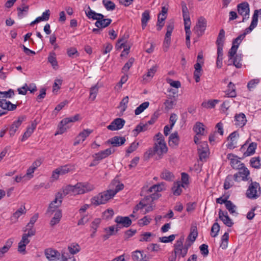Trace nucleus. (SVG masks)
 Returning a JSON list of instances; mask_svg holds the SVG:
<instances>
[{
	"label": "nucleus",
	"mask_w": 261,
	"mask_h": 261,
	"mask_svg": "<svg viewBox=\"0 0 261 261\" xmlns=\"http://www.w3.org/2000/svg\"><path fill=\"white\" fill-rule=\"evenodd\" d=\"M114 152L115 149L114 148H109L95 153L94 157L95 158V160L99 161L107 158Z\"/></svg>",
	"instance_id": "19"
},
{
	"label": "nucleus",
	"mask_w": 261,
	"mask_h": 261,
	"mask_svg": "<svg viewBox=\"0 0 261 261\" xmlns=\"http://www.w3.org/2000/svg\"><path fill=\"white\" fill-rule=\"evenodd\" d=\"M184 237H180L174 245V253L179 258L184 257L187 255L189 247L191 245V244H187V243L184 245Z\"/></svg>",
	"instance_id": "2"
},
{
	"label": "nucleus",
	"mask_w": 261,
	"mask_h": 261,
	"mask_svg": "<svg viewBox=\"0 0 261 261\" xmlns=\"http://www.w3.org/2000/svg\"><path fill=\"white\" fill-rule=\"evenodd\" d=\"M239 134L235 131L230 134L228 137V140L229 142L228 144L227 147L229 149H233L237 147Z\"/></svg>",
	"instance_id": "21"
},
{
	"label": "nucleus",
	"mask_w": 261,
	"mask_h": 261,
	"mask_svg": "<svg viewBox=\"0 0 261 261\" xmlns=\"http://www.w3.org/2000/svg\"><path fill=\"white\" fill-rule=\"evenodd\" d=\"M194 131L197 135H204L205 134V129L204 125L200 122H197L193 128Z\"/></svg>",
	"instance_id": "40"
},
{
	"label": "nucleus",
	"mask_w": 261,
	"mask_h": 261,
	"mask_svg": "<svg viewBox=\"0 0 261 261\" xmlns=\"http://www.w3.org/2000/svg\"><path fill=\"white\" fill-rule=\"evenodd\" d=\"M0 107L3 110H7V111H14L17 106L16 105L12 103L8 100H0Z\"/></svg>",
	"instance_id": "33"
},
{
	"label": "nucleus",
	"mask_w": 261,
	"mask_h": 261,
	"mask_svg": "<svg viewBox=\"0 0 261 261\" xmlns=\"http://www.w3.org/2000/svg\"><path fill=\"white\" fill-rule=\"evenodd\" d=\"M29 6L25 5L24 2H22L21 5L17 8L18 11V16L19 18H22L23 16V12L27 13L29 10Z\"/></svg>",
	"instance_id": "44"
},
{
	"label": "nucleus",
	"mask_w": 261,
	"mask_h": 261,
	"mask_svg": "<svg viewBox=\"0 0 261 261\" xmlns=\"http://www.w3.org/2000/svg\"><path fill=\"white\" fill-rule=\"evenodd\" d=\"M198 235V232H197V228L196 224H192L191 227L190 229V233L188 236L187 238V241H190L191 243H189V244H192L195 240H196V238H197Z\"/></svg>",
	"instance_id": "26"
},
{
	"label": "nucleus",
	"mask_w": 261,
	"mask_h": 261,
	"mask_svg": "<svg viewBox=\"0 0 261 261\" xmlns=\"http://www.w3.org/2000/svg\"><path fill=\"white\" fill-rule=\"evenodd\" d=\"M161 177L166 180L171 181L173 179L174 175L172 172L167 170H165L161 173Z\"/></svg>",
	"instance_id": "49"
},
{
	"label": "nucleus",
	"mask_w": 261,
	"mask_h": 261,
	"mask_svg": "<svg viewBox=\"0 0 261 261\" xmlns=\"http://www.w3.org/2000/svg\"><path fill=\"white\" fill-rule=\"evenodd\" d=\"M167 16L159 14L158 17L157 30L160 31L164 25V21Z\"/></svg>",
	"instance_id": "54"
},
{
	"label": "nucleus",
	"mask_w": 261,
	"mask_h": 261,
	"mask_svg": "<svg viewBox=\"0 0 261 261\" xmlns=\"http://www.w3.org/2000/svg\"><path fill=\"white\" fill-rule=\"evenodd\" d=\"M92 132V129H85L81 132L77 137L82 140V142H83Z\"/></svg>",
	"instance_id": "52"
},
{
	"label": "nucleus",
	"mask_w": 261,
	"mask_h": 261,
	"mask_svg": "<svg viewBox=\"0 0 261 261\" xmlns=\"http://www.w3.org/2000/svg\"><path fill=\"white\" fill-rule=\"evenodd\" d=\"M126 139L123 137L115 136L107 141L108 144H111L113 147H118L124 144Z\"/></svg>",
	"instance_id": "18"
},
{
	"label": "nucleus",
	"mask_w": 261,
	"mask_h": 261,
	"mask_svg": "<svg viewBox=\"0 0 261 261\" xmlns=\"http://www.w3.org/2000/svg\"><path fill=\"white\" fill-rule=\"evenodd\" d=\"M153 147L156 154V160L162 159L163 155L168 151V148L165 142L161 143V142H160L155 143Z\"/></svg>",
	"instance_id": "8"
},
{
	"label": "nucleus",
	"mask_w": 261,
	"mask_h": 261,
	"mask_svg": "<svg viewBox=\"0 0 261 261\" xmlns=\"http://www.w3.org/2000/svg\"><path fill=\"white\" fill-rule=\"evenodd\" d=\"M26 213V209L24 205L21 206L18 210L13 213L11 217V221L13 223H15L17 221L18 219L23 214Z\"/></svg>",
	"instance_id": "32"
},
{
	"label": "nucleus",
	"mask_w": 261,
	"mask_h": 261,
	"mask_svg": "<svg viewBox=\"0 0 261 261\" xmlns=\"http://www.w3.org/2000/svg\"><path fill=\"white\" fill-rule=\"evenodd\" d=\"M63 197L59 192L56 194L55 199L50 203L47 209V213L53 214L62 203Z\"/></svg>",
	"instance_id": "9"
},
{
	"label": "nucleus",
	"mask_w": 261,
	"mask_h": 261,
	"mask_svg": "<svg viewBox=\"0 0 261 261\" xmlns=\"http://www.w3.org/2000/svg\"><path fill=\"white\" fill-rule=\"evenodd\" d=\"M48 61L51 64L54 68H56L58 66V62L55 53H51L49 54L48 57Z\"/></svg>",
	"instance_id": "58"
},
{
	"label": "nucleus",
	"mask_w": 261,
	"mask_h": 261,
	"mask_svg": "<svg viewBox=\"0 0 261 261\" xmlns=\"http://www.w3.org/2000/svg\"><path fill=\"white\" fill-rule=\"evenodd\" d=\"M150 19L149 12L148 11H145L142 14L141 23L143 29H144L147 25L148 21Z\"/></svg>",
	"instance_id": "46"
},
{
	"label": "nucleus",
	"mask_w": 261,
	"mask_h": 261,
	"mask_svg": "<svg viewBox=\"0 0 261 261\" xmlns=\"http://www.w3.org/2000/svg\"><path fill=\"white\" fill-rule=\"evenodd\" d=\"M232 176L231 175H228L225 180L224 184V188L226 190L229 189L233 185Z\"/></svg>",
	"instance_id": "62"
},
{
	"label": "nucleus",
	"mask_w": 261,
	"mask_h": 261,
	"mask_svg": "<svg viewBox=\"0 0 261 261\" xmlns=\"http://www.w3.org/2000/svg\"><path fill=\"white\" fill-rule=\"evenodd\" d=\"M198 152L200 160L202 162H205L210 154L207 144L204 142L202 143L198 146Z\"/></svg>",
	"instance_id": "12"
},
{
	"label": "nucleus",
	"mask_w": 261,
	"mask_h": 261,
	"mask_svg": "<svg viewBox=\"0 0 261 261\" xmlns=\"http://www.w3.org/2000/svg\"><path fill=\"white\" fill-rule=\"evenodd\" d=\"M206 27V21L204 18L201 17L198 19L194 30L198 36H200L204 33Z\"/></svg>",
	"instance_id": "11"
},
{
	"label": "nucleus",
	"mask_w": 261,
	"mask_h": 261,
	"mask_svg": "<svg viewBox=\"0 0 261 261\" xmlns=\"http://www.w3.org/2000/svg\"><path fill=\"white\" fill-rule=\"evenodd\" d=\"M238 11L240 15L243 16L242 21L249 17V8L247 3H242L238 5Z\"/></svg>",
	"instance_id": "14"
},
{
	"label": "nucleus",
	"mask_w": 261,
	"mask_h": 261,
	"mask_svg": "<svg viewBox=\"0 0 261 261\" xmlns=\"http://www.w3.org/2000/svg\"><path fill=\"white\" fill-rule=\"evenodd\" d=\"M25 119V117L24 116H20L18 117V119L16 121L13 122L12 124L11 125L9 133L10 136L14 135L18 128L20 126L22 122L24 121Z\"/></svg>",
	"instance_id": "20"
},
{
	"label": "nucleus",
	"mask_w": 261,
	"mask_h": 261,
	"mask_svg": "<svg viewBox=\"0 0 261 261\" xmlns=\"http://www.w3.org/2000/svg\"><path fill=\"white\" fill-rule=\"evenodd\" d=\"M110 189L100 193L92 197L91 199V204L97 206L106 203L116 193L124 188V185L118 180H114L110 185Z\"/></svg>",
	"instance_id": "1"
},
{
	"label": "nucleus",
	"mask_w": 261,
	"mask_h": 261,
	"mask_svg": "<svg viewBox=\"0 0 261 261\" xmlns=\"http://www.w3.org/2000/svg\"><path fill=\"white\" fill-rule=\"evenodd\" d=\"M239 172L233 175L234 180L236 181H240L241 180L247 181L250 178V171L244 165V167H241L238 169Z\"/></svg>",
	"instance_id": "7"
},
{
	"label": "nucleus",
	"mask_w": 261,
	"mask_h": 261,
	"mask_svg": "<svg viewBox=\"0 0 261 261\" xmlns=\"http://www.w3.org/2000/svg\"><path fill=\"white\" fill-rule=\"evenodd\" d=\"M54 212H55L54 216L51 219L49 223L51 227H53L55 225L58 224L60 222L62 217L61 210H55Z\"/></svg>",
	"instance_id": "34"
},
{
	"label": "nucleus",
	"mask_w": 261,
	"mask_h": 261,
	"mask_svg": "<svg viewBox=\"0 0 261 261\" xmlns=\"http://www.w3.org/2000/svg\"><path fill=\"white\" fill-rule=\"evenodd\" d=\"M155 152L154 149V147L149 148L144 154V158L146 160H148L149 159L152 158L153 155H155Z\"/></svg>",
	"instance_id": "64"
},
{
	"label": "nucleus",
	"mask_w": 261,
	"mask_h": 261,
	"mask_svg": "<svg viewBox=\"0 0 261 261\" xmlns=\"http://www.w3.org/2000/svg\"><path fill=\"white\" fill-rule=\"evenodd\" d=\"M71 170L69 165L61 166L55 170L52 173L51 178L53 180H57L60 175H64L68 173Z\"/></svg>",
	"instance_id": "13"
},
{
	"label": "nucleus",
	"mask_w": 261,
	"mask_h": 261,
	"mask_svg": "<svg viewBox=\"0 0 261 261\" xmlns=\"http://www.w3.org/2000/svg\"><path fill=\"white\" fill-rule=\"evenodd\" d=\"M257 24V11H254V14L252 16V21L250 26L245 29V32L243 34L246 35L250 33L253 29H254Z\"/></svg>",
	"instance_id": "30"
},
{
	"label": "nucleus",
	"mask_w": 261,
	"mask_h": 261,
	"mask_svg": "<svg viewBox=\"0 0 261 261\" xmlns=\"http://www.w3.org/2000/svg\"><path fill=\"white\" fill-rule=\"evenodd\" d=\"M165 189V184L164 182H161L159 184L154 185L152 186H151L149 189L148 190V192L151 193L152 192H160L163 191Z\"/></svg>",
	"instance_id": "45"
},
{
	"label": "nucleus",
	"mask_w": 261,
	"mask_h": 261,
	"mask_svg": "<svg viewBox=\"0 0 261 261\" xmlns=\"http://www.w3.org/2000/svg\"><path fill=\"white\" fill-rule=\"evenodd\" d=\"M219 218L223 221L224 224L228 227H231L233 224L231 219L228 217L227 212H224L220 210L219 212Z\"/></svg>",
	"instance_id": "23"
},
{
	"label": "nucleus",
	"mask_w": 261,
	"mask_h": 261,
	"mask_svg": "<svg viewBox=\"0 0 261 261\" xmlns=\"http://www.w3.org/2000/svg\"><path fill=\"white\" fill-rule=\"evenodd\" d=\"M75 194H82L94 189L93 185L88 182H79L74 186Z\"/></svg>",
	"instance_id": "6"
},
{
	"label": "nucleus",
	"mask_w": 261,
	"mask_h": 261,
	"mask_svg": "<svg viewBox=\"0 0 261 261\" xmlns=\"http://www.w3.org/2000/svg\"><path fill=\"white\" fill-rule=\"evenodd\" d=\"M190 27L189 26H185V30L186 32V44L188 48H190L191 44H190V35H191V31H190Z\"/></svg>",
	"instance_id": "55"
},
{
	"label": "nucleus",
	"mask_w": 261,
	"mask_h": 261,
	"mask_svg": "<svg viewBox=\"0 0 261 261\" xmlns=\"http://www.w3.org/2000/svg\"><path fill=\"white\" fill-rule=\"evenodd\" d=\"M79 117L80 115L79 114H76L73 117L66 118L63 119L60 122V125H59V129L57 134H62L64 133L67 129L70 127V125L69 124L77 121L79 119ZM56 135H57V133Z\"/></svg>",
	"instance_id": "5"
},
{
	"label": "nucleus",
	"mask_w": 261,
	"mask_h": 261,
	"mask_svg": "<svg viewBox=\"0 0 261 261\" xmlns=\"http://www.w3.org/2000/svg\"><path fill=\"white\" fill-rule=\"evenodd\" d=\"M102 4L108 11H113L115 9V4L110 0H102Z\"/></svg>",
	"instance_id": "51"
},
{
	"label": "nucleus",
	"mask_w": 261,
	"mask_h": 261,
	"mask_svg": "<svg viewBox=\"0 0 261 261\" xmlns=\"http://www.w3.org/2000/svg\"><path fill=\"white\" fill-rule=\"evenodd\" d=\"M112 22V20L110 18H104L103 15L102 18L99 17V19L95 23V25L99 29H103L109 26Z\"/></svg>",
	"instance_id": "28"
},
{
	"label": "nucleus",
	"mask_w": 261,
	"mask_h": 261,
	"mask_svg": "<svg viewBox=\"0 0 261 261\" xmlns=\"http://www.w3.org/2000/svg\"><path fill=\"white\" fill-rule=\"evenodd\" d=\"M14 95V91L11 89L7 91H0V100H7V98H10Z\"/></svg>",
	"instance_id": "39"
},
{
	"label": "nucleus",
	"mask_w": 261,
	"mask_h": 261,
	"mask_svg": "<svg viewBox=\"0 0 261 261\" xmlns=\"http://www.w3.org/2000/svg\"><path fill=\"white\" fill-rule=\"evenodd\" d=\"M224 40L225 31L223 29H221L220 31L216 41V44L217 45V50H219V53L221 52V51H223Z\"/></svg>",
	"instance_id": "22"
},
{
	"label": "nucleus",
	"mask_w": 261,
	"mask_h": 261,
	"mask_svg": "<svg viewBox=\"0 0 261 261\" xmlns=\"http://www.w3.org/2000/svg\"><path fill=\"white\" fill-rule=\"evenodd\" d=\"M149 105V102L145 101L141 103L138 107L135 110V114L136 115H138L143 112L146 109H147Z\"/></svg>",
	"instance_id": "48"
},
{
	"label": "nucleus",
	"mask_w": 261,
	"mask_h": 261,
	"mask_svg": "<svg viewBox=\"0 0 261 261\" xmlns=\"http://www.w3.org/2000/svg\"><path fill=\"white\" fill-rule=\"evenodd\" d=\"M229 234L228 233L225 232L222 237L221 243L220 247L222 249H225L227 247L228 242Z\"/></svg>",
	"instance_id": "53"
},
{
	"label": "nucleus",
	"mask_w": 261,
	"mask_h": 261,
	"mask_svg": "<svg viewBox=\"0 0 261 261\" xmlns=\"http://www.w3.org/2000/svg\"><path fill=\"white\" fill-rule=\"evenodd\" d=\"M115 221L117 223L116 227V232L121 228L120 225L122 227H128L132 224V220L128 217L117 216Z\"/></svg>",
	"instance_id": "10"
},
{
	"label": "nucleus",
	"mask_w": 261,
	"mask_h": 261,
	"mask_svg": "<svg viewBox=\"0 0 261 261\" xmlns=\"http://www.w3.org/2000/svg\"><path fill=\"white\" fill-rule=\"evenodd\" d=\"M227 158L230 161V165L231 167L236 170H238L241 167H244V164L238 160V158L237 155H234L232 153H229L227 155Z\"/></svg>",
	"instance_id": "16"
},
{
	"label": "nucleus",
	"mask_w": 261,
	"mask_h": 261,
	"mask_svg": "<svg viewBox=\"0 0 261 261\" xmlns=\"http://www.w3.org/2000/svg\"><path fill=\"white\" fill-rule=\"evenodd\" d=\"M182 17L184 20L185 26L191 25V20L189 16V10L185 3H182Z\"/></svg>",
	"instance_id": "24"
},
{
	"label": "nucleus",
	"mask_w": 261,
	"mask_h": 261,
	"mask_svg": "<svg viewBox=\"0 0 261 261\" xmlns=\"http://www.w3.org/2000/svg\"><path fill=\"white\" fill-rule=\"evenodd\" d=\"M256 147H257V143H256L252 142L251 143H250L249 145V146L247 149V150L244 153L243 157L245 158L246 156L253 155L255 152Z\"/></svg>",
	"instance_id": "37"
},
{
	"label": "nucleus",
	"mask_w": 261,
	"mask_h": 261,
	"mask_svg": "<svg viewBox=\"0 0 261 261\" xmlns=\"http://www.w3.org/2000/svg\"><path fill=\"white\" fill-rule=\"evenodd\" d=\"M44 254L46 258L50 261L59 259L61 256L60 252L51 248L46 249L44 251Z\"/></svg>",
	"instance_id": "17"
},
{
	"label": "nucleus",
	"mask_w": 261,
	"mask_h": 261,
	"mask_svg": "<svg viewBox=\"0 0 261 261\" xmlns=\"http://www.w3.org/2000/svg\"><path fill=\"white\" fill-rule=\"evenodd\" d=\"M172 191L174 195L178 196L179 195L182 191L181 185L178 182L174 184V186L172 188Z\"/></svg>",
	"instance_id": "61"
},
{
	"label": "nucleus",
	"mask_w": 261,
	"mask_h": 261,
	"mask_svg": "<svg viewBox=\"0 0 261 261\" xmlns=\"http://www.w3.org/2000/svg\"><path fill=\"white\" fill-rule=\"evenodd\" d=\"M125 123V121L122 118H117L115 119L110 125L107 126L109 130L114 131L121 129Z\"/></svg>",
	"instance_id": "15"
},
{
	"label": "nucleus",
	"mask_w": 261,
	"mask_h": 261,
	"mask_svg": "<svg viewBox=\"0 0 261 261\" xmlns=\"http://www.w3.org/2000/svg\"><path fill=\"white\" fill-rule=\"evenodd\" d=\"M153 236V234L150 232H146L142 234L139 241L140 242H149L151 241L150 238Z\"/></svg>",
	"instance_id": "63"
},
{
	"label": "nucleus",
	"mask_w": 261,
	"mask_h": 261,
	"mask_svg": "<svg viewBox=\"0 0 261 261\" xmlns=\"http://www.w3.org/2000/svg\"><path fill=\"white\" fill-rule=\"evenodd\" d=\"M62 261H76L73 255H70L66 249H63L61 251Z\"/></svg>",
	"instance_id": "41"
},
{
	"label": "nucleus",
	"mask_w": 261,
	"mask_h": 261,
	"mask_svg": "<svg viewBox=\"0 0 261 261\" xmlns=\"http://www.w3.org/2000/svg\"><path fill=\"white\" fill-rule=\"evenodd\" d=\"M231 60V63H233V65L238 68L242 67V63H241V57L240 55H236L234 56Z\"/></svg>",
	"instance_id": "56"
},
{
	"label": "nucleus",
	"mask_w": 261,
	"mask_h": 261,
	"mask_svg": "<svg viewBox=\"0 0 261 261\" xmlns=\"http://www.w3.org/2000/svg\"><path fill=\"white\" fill-rule=\"evenodd\" d=\"M203 58V53L201 51L198 54L197 63L194 65V77L196 83L200 81V77L202 74V65L204 63Z\"/></svg>",
	"instance_id": "4"
},
{
	"label": "nucleus",
	"mask_w": 261,
	"mask_h": 261,
	"mask_svg": "<svg viewBox=\"0 0 261 261\" xmlns=\"http://www.w3.org/2000/svg\"><path fill=\"white\" fill-rule=\"evenodd\" d=\"M85 13L88 18L96 20V21L99 19L100 17V18H102L103 17L102 14L96 13L95 11L92 10L89 6H88L87 9L85 10Z\"/></svg>",
	"instance_id": "27"
},
{
	"label": "nucleus",
	"mask_w": 261,
	"mask_h": 261,
	"mask_svg": "<svg viewBox=\"0 0 261 261\" xmlns=\"http://www.w3.org/2000/svg\"><path fill=\"white\" fill-rule=\"evenodd\" d=\"M236 125L240 127H243L245 125L247 120L246 116L243 113L236 114L235 116Z\"/></svg>",
	"instance_id": "36"
},
{
	"label": "nucleus",
	"mask_w": 261,
	"mask_h": 261,
	"mask_svg": "<svg viewBox=\"0 0 261 261\" xmlns=\"http://www.w3.org/2000/svg\"><path fill=\"white\" fill-rule=\"evenodd\" d=\"M148 258L143 251L136 250L132 254V259L134 261H147Z\"/></svg>",
	"instance_id": "25"
},
{
	"label": "nucleus",
	"mask_w": 261,
	"mask_h": 261,
	"mask_svg": "<svg viewBox=\"0 0 261 261\" xmlns=\"http://www.w3.org/2000/svg\"><path fill=\"white\" fill-rule=\"evenodd\" d=\"M62 194V197L64 198L68 194L75 195L74 193V186L68 185L63 188L62 190L59 192Z\"/></svg>",
	"instance_id": "38"
},
{
	"label": "nucleus",
	"mask_w": 261,
	"mask_h": 261,
	"mask_svg": "<svg viewBox=\"0 0 261 261\" xmlns=\"http://www.w3.org/2000/svg\"><path fill=\"white\" fill-rule=\"evenodd\" d=\"M139 145V142H133L126 150V156H128L130 153L135 151L138 148Z\"/></svg>",
	"instance_id": "59"
},
{
	"label": "nucleus",
	"mask_w": 261,
	"mask_h": 261,
	"mask_svg": "<svg viewBox=\"0 0 261 261\" xmlns=\"http://www.w3.org/2000/svg\"><path fill=\"white\" fill-rule=\"evenodd\" d=\"M69 254L73 255L77 253L81 250L80 246L77 244H72L68 247Z\"/></svg>",
	"instance_id": "47"
},
{
	"label": "nucleus",
	"mask_w": 261,
	"mask_h": 261,
	"mask_svg": "<svg viewBox=\"0 0 261 261\" xmlns=\"http://www.w3.org/2000/svg\"><path fill=\"white\" fill-rule=\"evenodd\" d=\"M148 129V123L143 124L140 123L133 130L134 136H136L138 134L142 132H144Z\"/></svg>",
	"instance_id": "43"
},
{
	"label": "nucleus",
	"mask_w": 261,
	"mask_h": 261,
	"mask_svg": "<svg viewBox=\"0 0 261 261\" xmlns=\"http://www.w3.org/2000/svg\"><path fill=\"white\" fill-rule=\"evenodd\" d=\"M25 237H22V239L18 243V251L23 254L26 253L25 247L30 243L29 239H26Z\"/></svg>",
	"instance_id": "35"
},
{
	"label": "nucleus",
	"mask_w": 261,
	"mask_h": 261,
	"mask_svg": "<svg viewBox=\"0 0 261 261\" xmlns=\"http://www.w3.org/2000/svg\"><path fill=\"white\" fill-rule=\"evenodd\" d=\"M98 91V87L97 85H94L90 88L89 98L94 100Z\"/></svg>",
	"instance_id": "60"
},
{
	"label": "nucleus",
	"mask_w": 261,
	"mask_h": 261,
	"mask_svg": "<svg viewBox=\"0 0 261 261\" xmlns=\"http://www.w3.org/2000/svg\"><path fill=\"white\" fill-rule=\"evenodd\" d=\"M250 166L255 169L261 167V159L259 156L252 158L250 160Z\"/></svg>",
	"instance_id": "42"
},
{
	"label": "nucleus",
	"mask_w": 261,
	"mask_h": 261,
	"mask_svg": "<svg viewBox=\"0 0 261 261\" xmlns=\"http://www.w3.org/2000/svg\"><path fill=\"white\" fill-rule=\"evenodd\" d=\"M228 90L227 91L226 94L228 97H234L236 96V92L234 89V85L231 82H230L228 85Z\"/></svg>",
	"instance_id": "57"
},
{
	"label": "nucleus",
	"mask_w": 261,
	"mask_h": 261,
	"mask_svg": "<svg viewBox=\"0 0 261 261\" xmlns=\"http://www.w3.org/2000/svg\"><path fill=\"white\" fill-rule=\"evenodd\" d=\"M37 126V122L36 120L32 122L31 125L27 127V130L24 133L21 138V141H24L27 140L32 133L34 132Z\"/></svg>",
	"instance_id": "29"
},
{
	"label": "nucleus",
	"mask_w": 261,
	"mask_h": 261,
	"mask_svg": "<svg viewBox=\"0 0 261 261\" xmlns=\"http://www.w3.org/2000/svg\"><path fill=\"white\" fill-rule=\"evenodd\" d=\"M179 138L177 132H175L170 135L168 141L170 146L172 147L177 146L179 144Z\"/></svg>",
	"instance_id": "31"
},
{
	"label": "nucleus",
	"mask_w": 261,
	"mask_h": 261,
	"mask_svg": "<svg viewBox=\"0 0 261 261\" xmlns=\"http://www.w3.org/2000/svg\"><path fill=\"white\" fill-rule=\"evenodd\" d=\"M252 181V179H250ZM261 194V190L259 184L256 181H251L246 191V196L249 199H256Z\"/></svg>",
	"instance_id": "3"
},
{
	"label": "nucleus",
	"mask_w": 261,
	"mask_h": 261,
	"mask_svg": "<svg viewBox=\"0 0 261 261\" xmlns=\"http://www.w3.org/2000/svg\"><path fill=\"white\" fill-rule=\"evenodd\" d=\"M13 241L10 239L6 242L5 245L0 248V257H2L4 254L8 251Z\"/></svg>",
	"instance_id": "50"
}]
</instances>
